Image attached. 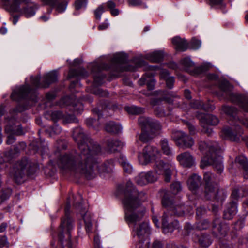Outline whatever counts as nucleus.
I'll return each mask as SVG.
<instances>
[{
  "label": "nucleus",
  "instance_id": "1",
  "mask_svg": "<svg viewBox=\"0 0 248 248\" xmlns=\"http://www.w3.org/2000/svg\"><path fill=\"white\" fill-rule=\"evenodd\" d=\"M72 136L80 152L73 151L60 155L57 161L59 168L76 176L84 177L88 180L95 178L97 174L96 156L101 152L100 145L80 127L74 129Z\"/></svg>",
  "mask_w": 248,
  "mask_h": 248
},
{
  "label": "nucleus",
  "instance_id": "2",
  "mask_svg": "<svg viewBox=\"0 0 248 248\" xmlns=\"http://www.w3.org/2000/svg\"><path fill=\"white\" fill-rule=\"evenodd\" d=\"M124 197L122 200V204L124 212V219L127 224L135 225L142 219L145 209L141 205V201L145 193L139 192L133 183L127 182L124 192ZM134 228H135L134 227ZM136 235L139 238H142L145 235L149 233L150 229L146 222H142L136 228H134Z\"/></svg>",
  "mask_w": 248,
  "mask_h": 248
},
{
  "label": "nucleus",
  "instance_id": "3",
  "mask_svg": "<svg viewBox=\"0 0 248 248\" xmlns=\"http://www.w3.org/2000/svg\"><path fill=\"white\" fill-rule=\"evenodd\" d=\"M127 60L126 55L123 53H118L114 55L111 60V65L105 63H98L94 62L90 65L91 71L93 75V85L99 86L103 83V80L106 78V74L103 73V70H111L118 72L123 71L120 64H124ZM135 65H128L124 68L125 71H134L137 68L146 65V62L139 59L134 60Z\"/></svg>",
  "mask_w": 248,
  "mask_h": 248
},
{
  "label": "nucleus",
  "instance_id": "4",
  "mask_svg": "<svg viewBox=\"0 0 248 248\" xmlns=\"http://www.w3.org/2000/svg\"><path fill=\"white\" fill-rule=\"evenodd\" d=\"M70 204L67 202L64 208L65 216L62 218L58 238L62 248H73L71 231L73 229V220L70 215Z\"/></svg>",
  "mask_w": 248,
  "mask_h": 248
},
{
  "label": "nucleus",
  "instance_id": "5",
  "mask_svg": "<svg viewBox=\"0 0 248 248\" xmlns=\"http://www.w3.org/2000/svg\"><path fill=\"white\" fill-rule=\"evenodd\" d=\"M138 124L141 130V133L140 134L139 139L143 143L150 141L157 135L156 132L159 131L162 128L158 121L149 117H140Z\"/></svg>",
  "mask_w": 248,
  "mask_h": 248
},
{
  "label": "nucleus",
  "instance_id": "6",
  "mask_svg": "<svg viewBox=\"0 0 248 248\" xmlns=\"http://www.w3.org/2000/svg\"><path fill=\"white\" fill-rule=\"evenodd\" d=\"M218 87L222 92L221 95L226 100L238 105L244 111L248 112V97L234 93L232 92L233 87L226 80H222L218 82Z\"/></svg>",
  "mask_w": 248,
  "mask_h": 248
},
{
  "label": "nucleus",
  "instance_id": "7",
  "mask_svg": "<svg viewBox=\"0 0 248 248\" xmlns=\"http://www.w3.org/2000/svg\"><path fill=\"white\" fill-rule=\"evenodd\" d=\"M33 172L31 163L26 158H23L15 163L12 170L14 179L18 184L23 182L27 175L31 174Z\"/></svg>",
  "mask_w": 248,
  "mask_h": 248
},
{
  "label": "nucleus",
  "instance_id": "8",
  "mask_svg": "<svg viewBox=\"0 0 248 248\" xmlns=\"http://www.w3.org/2000/svg\"><path fill=\"white\" fill-rule=\"evenodd\" d=\"M11 98L12 100L19 101L21 99L30 100L33 102L37 101V93L32 89L30 85L27 84L16 89L12 93Z\"/></svg>",
  "mask_w": 248,
  "mask_h": 248
},
{
  "label": "nucleus",
  "instance_id": "9",
  "mask_svg": "<svg viewBox=\"0 0 248 248\" xmlns=\"http://www.w3.org/2000/svg\"><path fill=\"white\" fill-rule=\"evenodd\" d=\"M171 137L176 145L183 149H190L195 143L193 138L182 131H173Z\"/></svg>",
  "mask_w": 248,
  "mask_h": 248
},
{
  "label": "nucleus",
  "instance_id": "10",
  "mask_svg": "<svg viewBox=\"0 0 248 248\" xmlns=\"http://www.w3.org/2000/svg\"><path fill=\"white\" fill-rule=\"evenodd\" d=\"M159 68V66L157 65L146 66L145 70L147 72L139 80L138 84L139 85L142 86L146 84L149 90H153L155 84V81L153 77L155 75V72L158 70Z\"/></svg>",
  "mask_w": 248,
  "mask_h": 248
},
{
  "label": "nucleus",
  "instance_id": "11",
  "mask_svg": "<svg viewBox=\"0 0 248 248\" xmlns=\"http://www.w3.org/2000/svg\"><path fill=\"white\" fill-rule=\"evenodd\" d=\"M218 153H213L211 155L208 154L206 158L202 160L201 167L204 168L208 165H213L217 173L221 174L223 170V166L221 162V157L218 155Z\"/></svg>",
  "mask_w": 248,
  "mask_h": 248
},
{
  "label": "nucleus",
  "instance_id": "12",
  "mask_svg": "<svg viewBox=\"0 0 248 248\" xmlns=\"http://www.w3.org/2000/svg\"><path fill=\"white\" fill-rule=\"evenodd\" d=\"M160 155V151L156 147L148 145L143 149L142 153L139 155V157L140 159V155H142L143 158L142 164L146 165L152 161L155 160Z\"/></svg>",
  "mask_w": 248,
  "mask_h": 248
},
{
  "label": "nucleus",
  "instance_id": "13",
  "mask_svg": "<svg viewBox=\"0 0 248 248\" xmlns=\"http://www.w3.org/2000/svg\"><path fill=\"white\" fill-rule=\"evenodd\" d=\"M199 150L205 153V155L203 158H206L209 154L211 155L213 153H217L219 151V148L217 143L213 141L205 142L200 141L198 143Z\"/></svg>",
  "mask_w": 248,
  "mask_h": 248
},
{
  "label": "nucleus",
  "instance_id": "14",
  "mask_svg": "<svg viewBox=\"0 0 248 248\" xmlns=\"http://www.w3.org/2000/svg\"><path fill=\"white\" fill-rule=\"evenodd\" d=\"M171 217L168 215V213H164L162 217V228L164 233L172 232L174 230L179 229V222L175 220L169 223Z\"/></svg>",
  "mask_w": 248,
  "mask_h": 248
},
{
  "label": "nucleus",
  "instance_id": "15",
  "mask_svg": "<svg viewBox=\"0 0 248 248\" xmlns=\"http://www.w3.org/2000/svg\"><path fill=\"white\" fill-rule=\"evenodd\" d=\"M213 232L217 236L220 235L221 237L225 236L229 230L227 224L222 221L219 218H215L212 222Z\"/></svg>",
  "mask_w": 248,
  "mask_h": 248
},
{
  "label": "nucleus",
  "instance_id": "16",
  "mask_svg": "<svg viewBox=\"0 0 248 248\" xmlns=\"http://www.w3.org/2000/svg\"><path fill=\"white\" fill-rule=\"evenodd\" d=\"M191 207H186L183 203L174 204L172 207H170L169 209H167L164 213H168V216L171 217L172 215L176 216H182L184 215L185 212L190 213L192 210Z\"/></svg>",
  "mask_w": 248,
  "mask_h": 248
},
{
  "label": "nucleus",
  "instance_id": "17",
  "mask_svg": "<svg viewBox=\"0 0 248 248\" xmlns=\"http://www.w3.org/2000/svg\"><path fill=\"white\" fill-rule=\"evenodd\" d=\"M177 160L184 167L190 168L195 164V159L188 151L181 153L177 156Z\"/></svg>",
  "mask_w": 248,
  "mask_h": 248
},
{
  "label": "nucleus",
  "instance_id": "18",
  "mask_svg": "<svg viewBox=\"0 0 248 248\" xmlns=\"http://www.w3.org/2000/svg\"><path fill=\"white\" fill-rule=\"evenodd\" d=\"M196 117L202 124L216 125L219 122L216 116L209 114L197 112Z\"/></svg>",
  "mask_w": 248,
  "mask_h": 248
},
{
  "label": "nucleus",
  "instance_id": "19",
  "mask_svg": "<svg viewBox=\"0 0 248 248\" xmlns=\"http://www.w3.org/2000/svg\"><path fill=\"white\" fill-rule=\"evenodd\" d=\"M74 205L79 209L81 215L85 223V230L87 233L91 232L92 223L91 215L87 212L85 208L80 209V203H74Z\"/></svg>",
  "mask_w": 248,
  "mask_h": 248
},
{
  "label": "nucleus",
  "instance_id": "20",
  "mask_svg": "<svg viewBox=\"0 0 248 248\" xmlns=\"http://www.w3.org/2000/svg\"><path fill=\"white\" fill-rule=\"evenodd\" d=\"M153 94L155 95L161 96V98L169 104H172L174 98L179 97V96L175 93L167 90L155 91Z\"/></svg>",
  "mask_w": 248,
  "mask_h": 248
},
{
  "label": "nucleus",
  "instance_id": "21",
  "mask_svg": "<svg viewBox=\"0 0 248 248\" xmlns=\"http://www.w3.org/2000/svg\"><path fill=\"white\" fill-rule=\"evenodd\" d=\"M105 108H103L102 107V108L100 109L97 107L93 108L92 109V112L93 113L97 114L98 117V119H99L102 115L103 110H105ZM85 123L88 127H92L94 129L97 128L100 125L98 120H96L91 118L87 119L85 121Z\"/></svg>",
  "mask_w": 248,
  "mask_h": 248
},
{
  "label": "nucleus",
  "instance_id": "22",
  "mask_svg": "<svg viewBox=\"0 0 248 248\" xmlns=\"http://www.w3.org/2000/svg\"><path fill=\"white\" fill-rule=\"evenodd\" d=\"M237 213V204L234 201L230 202L223 213V218L226 220L232 219Z\"/></svg>",
  "mask_w": 248,
  "mask_h": 248
},
{
  "label": "nucleus",
  "instance_id": "23",
  "mask_svg": "<svg viewBox=\"0 0 248 248\" xmlns=\"http://www.w3.org/2000/svg\"><path fill=\"white\" fill-rule=\"evenodd\" d=\"M58 80V74L56 71H52L47 73L43 77L42 88H47L49 86Z\"/></svg>",
  "mask_w": 248,
  "mask_h": 248
},
{
  "label": "nucleus",
  "instance_id": "24",
  "mask_svg": "<svg viewBox=\"0 0 248 248\" xmlns=\"http://www.w3.org/2000/svg\"><path fill=\"white\" fill-rule=\"evenodd\" d=\"M202 179L197 174H193L187 180V183L188 188L191 191H195L201 186Z\"/></svg>",
  "mask_w": 248,
  "mask_h": 248
},
{
  "label": "nucleus",
  "instance_id": "25",
  "mask_svg": "<svg viewBox=\"0 0 248 248\" xmlns=\"http://www.w3.org/2000/svg\"><path fill=\"white\" fill-rule=\"evenodd\" d=\"M172 43L175 46L176 49L181 51H185L188 48V43L186 40L179 37H175L172 39Z\"/></svg>",
  "mask_w": 248,
  "mask_h": 248
},
{
  "label": "nucleus",
  "instance_id": "26",
  "mask_svg": "<svg viewBox=\"0 0 248 248\" xmlns=\"http://www.w3.org/2000/svg\"><path fill=\"white\" fill-rule=\"evenodd\" d=\"M124 146V144L118 140H108L107 141V149L110 153H114Z\"/></svg>",
  "mask_w": 248,
  "mask_h": 248
},
{
  "label": "nucleus",
  "instance_id": "27",
  "mask_svg": "<svg viewBox=\"0 0 248 248\" xmlns=\"http://www.w3.org/2000/svg\"><path fill=\"white\" fill-rule=\"evenodd\" d=\"M217 189V185H204L203 198L206 200L211 201Z\"/></svg>",
  "mask_w": 248,
  "mask_h": 248
},
{
  "label": "nucleus",
  "instance_id": "28",
  "mask_svg": "<svg viewBox=\"0 0 248 248\" xmlns=\"http://www.w3.org/2000/svg\"><path fill=\"white\" fill-rule=\"evenodd\" d=\"M222 133L225 139L233 141H238L240 140L238 134L232 128L226 127L224 128L222 130Z\"/></svg>",
  "mask_w": 248,
  "mask_h": 248
},
{
  "label": "nucleus",
  "instance_id": "29",
  "mask_svg": "<svg viewBox=\"0 0 248 248\" xmlns=\"http://www.w3.org/2000/svg\"><path fill=\"white\" fill-rule=\"evenodd\" d=\"M235 162L243 169L244 178L248 179V162L247 158L244 156H237L235 158Z\"/></svg>",
  "mask_w": 248,
  "mask_h": 248
},
{
  "label": "nucleus",
  "instance_id": "30",
  "mask_svg": "<svg viewBox=\"0 0 248 248\" xmlns=\"http://www.w3.org/2000/svg\"><path fill=\"white\" fill-rule=\"evenodd\" d=\"M190 106L191 108L196 109L202 108L206 111H212L215 108L212 105H204L203 103L200 100H194L190 102Z\"/></svg>",
  "mask_w": 248,
  "mask_h": 248
},
{
  "label": "nucleus",
  "instance_id": "31",
  "mask_svg": "<svg viewBox=\"0 0 248 248\" xmlns=\"http://www.w3.org/2000/svg\"><path fill=\"white\" fill-rule=\"evenodd\" d=\"M88 76V73L83 68H78L77 69H70L69 71L68 78H69L82 77H85Z\"/></svg>",
  "mask_w": 248,
  "mask_h": 248
},
{
  "label": "nucleus",
  "instance_id": "32",
  "mask_svg": "<svg viewBox=\"0 0 248 248\" xmlns=\"http://www.w3.org/2000/svg\"><path fill=\"white\" fill-rule=\"evenodd\" d=\"M203 180L204 185H217L218 181L217 175L211 172H207L204 174Z\"/></svg>",
  "mask_w": 248,
  "mask_h": 248
},
{
  "label": "nucleus",
  "instance_id": "33",
  "mask_svg": "<svg viewBox=\"0 0 248 248\" xmlns=\"http://www.w3.org/2000/svg\"><path fill=\"white\" fill-rule=\"evenodd\" d=\"M63 115L62 112L59 110L47 111L45 113V118L52 120L54 123H56L60 119H62Z\"/></svg>",
  "mask_w": 248,
  "mask_h": 248
},
{
  "label": "nucleus",
  "instance_id": "34",
  "mask_svg": "<svg viewBox=\"0 0 248 248\" xmlns=\"http://www.w3.org/2000/svg\"><path fill=\"white\" fill-rule=\"evenodd\" d=\"M105 130L111 134H118L121 132L122 127L120 125L114 122H109L106 124Z\"/></svg>",
  "mask_w": 248,
  "mask_h": 248
},
{
  "label": "nucleus",
  "instance_id": "35",
  "mask_svg": "<svg viewBox=\"0 0 248 248\" xmlns=\"http://www.w3.org/2000/svg\"><path fill=\"white\" fill-rule=\"evenodd\" d=\"M174 196L170 195V192H166L162 197L161 202L163 206L169 209L174 205Z\"/></svg>",
  "mask_w": 248,
  "mask_h": 248
},
{
  "label": "nucleus",
  "instance_id": "36",
  "mask_svg": "<svg viewBox=\"0 0 248 248\" xmlns=\"http://www.w3.org/2000/svg\"><path fill=\"white\" fill-rule=\"evenodd\" d=\"M227 196V192L222 188H218L216 191L214 198L211 201L222 203Z\"/></svg>",
  "mask_w": 248,
  "mask_h": 248
},
{
  "label": "nucleus",
  "instance_id": "37",
  "mask_svg": "<svg viewBox=\"0 0 248 248\" xmlns=\"http://www.w3.org/2000/svg\"><path fill=\"white\" fill-rule=\"evenodd\" d=\"M210 67L211 66L208 63L204 64L198 67H195L194 66L190 74L194 76H198L207 71Z\"/></svg>",
  "mask_w": 248,
  "mask_h": 248
},
{
  "label": "nucleus",
  "instance_id": "38",
  "mask_svg": "<svg viewBox=\"0 0 248 248\" xmlns=\"http://www.w3.org/2000/svg\"><path fill=\"white\" fill-rule=\"evenodd\" d=\"M160 145L164 154L167 156L172 155V149L169 145L168 139L166 138L162 139L160 141Z\"/></svg>",
  "mask_w": 248,
  "mask_h": 248
},
{
  "label": "nucleus",
  "instance_id": "39",
  "mask_svg": "<svg viewBox=\"0 0 248 248\" xmlns=\"http://www.w3.org/2000/svg\"><path fill=\"white\" fill-rule=\"evenodd\" d=\"M147 59L152 62L158 63L161 62L164 57L163 52L157 51L149 54L147 56Z\"/></svg>",
  "mask_w": 248,
  "mask_h": 248
},
{
  "label": "nucleus",
  "instance_id": "40",
  "mask_svg": "<svg viewBox=\"0 0 248 248\" xmlns=\"http://www.w3.org/2000/svg\"><path fill=\"white\" fill-rule=\"evenodd\" d=\"M68 2L65 0H55L54 5H50L52 8H54L58 13L64 12L67 7Z\"/></svg>",
  "mask_w": 248,
  "mask_h": 248
},
{
  "label": "nucleus",
  "instance_id": "41",
  "mask_svg": "<svg viewBox=\"0 0 248 248\" xmlns=\"http://www.w3.org/2000/svg\"><path fill=\"white\" fill-rule=\"evenodd\" d=\"M114 165V160L109 159L104 162L100 166V169L102 172L110 173L112 171Z\"/></svg>",
  "mask_w": 248,
  "mask_h": 248
},
{
  "label": "nucleus",
  "instance_id": "42",
  "mask_svg": "<svg viewBox=\"0 0 248 248\" xmlns=\"http://www.w3.org/2000/svg\"><path fill=\"white\" fill-rule=\"evenodd\" d=\"M119 161L123 168L124 172L131 174L133 170V168L130 163L127 162L126 159L123 156H120Z\"/></svg>",
  "mask_w": 248,
  "mask_h": 248
},
{
  "label": "nucleus",
  "instance_id": "43",
  "mask_svg": "<svg viewBox=\"0 0 248 248\" xmlns=\"http://www.w3.org/2000/svg\"><path fill=\"white\" fill-rule=\"evenodd\" d=\"M180 63L185 70L190 74L194 66V62L189 58H185L181 60Z\"/></svg>",
  "mask_w": 248,
  "mask_h": 248
},
{
  "label": "nucleus",
  "instance_id": "44",
  "mask_svg": "<svg viewBox=\"0 0 248 248\" xmlns=\"http://www.w3.org/2000/svg\"><path fill=\"white\" fill-rule=\"evenodd\" d=\"M222 110L227 115L234 119L236 118L238 109L232 106H223L222 107Z\"/></svg>",
  "mask_w": 248,
  "mask_h": 248
},
{
  "label": "nucleus",
  "instance_id": "45",
  "mask_svg": "<svg viewBox=\"0 0 248 248\" xmlns=\"http://www.w3.org/2000/svg\"><path fill=\"white\" fill-rule=\"evenodd\" d=\"M170 168V164L168 163L164 162L162 160L155 161V169L157 173H160L162 171L164 172L165 170Z\"/></svg>",
  "mask_w": 248,
  "mask_h": 248
},
{
  "label": "nucleus",
  "instance_id": "46",
  "mask_svg": "<svg viewBox=\"0 0 248 248\" xmlns=\"http://www.w3.org/2000/svg\"><path fill=\"white\" fill-rule=\"evenodd\" d=\"M0 2L3 4L5 9L10 13L18 12L17 8H15L14 0L10 3V0H0Z\"/></svg>",
  "mask_w": 248,
  "mask_h": 248
},
{
  "label": "nucleus",
  "instance_id": "47",
  "mask_svg": "<svg viewBox=\"0 0 248 248\" xmlns=\"http://www.w3.org/2000/svg\"><path fill=\"white\" fill-rule=\"evenodd\" d=\"M73 98L69 96H65L62 97L57 103V104L61 108H63L67 106L72 105L74 104Z\"/></svg>",
  "mask_w": 248,
  "mask_h": 248
},
{
  "label": "nucleus",
  "instance_id": "48",
  "mask_svg": "<svg viewBox=\"0 0 248 248\" xmlns=\"http://www.w3.org/2000/svg\"><path fill=\"white\" fill-rule=\"evenodd\" d=\"M37 9V5L34 4L32 6H28L25 7L23 10V13L26 17H29L35 14V10Z\"/></svg>",
  "mask_w": 248,
  "mask_h": 248
},
{
  "label": "nucleus",
  "instance_id": "49",
  "mask_svg": "<svg viewBox=\"0 0 248 248\" xmlns=\"http://www.w3.org/2000/svg\"><path fill=\"white\" fill-rule=\"evenodd\" d=\"M162 77L165 79L166 86L169 89H172L174 83V78L173 77H169L167 71L162 72Z\"/></svg>",
  "mask_w": 248,
  "mask_h": 248
},
{
  "label": "nucleus",
  "instance_id": "50",
  "mask_svg": "<svg viewBox=\"0 0 248 248\" xmlns=\"http://www.w3.org/2000/svg\"><path fill=\"white\" fill-rule=\"evenodd\" d=\"M198 242L199 244L202 247H208L211 243L209 236L205 234L199 236Z\"/></svg>",
  "mask_w": 248,
  "mask_h": 248
},
{
  "label": "nucleus",
  "instance_id": "51",
  "mask_svg": "<svg viewBox=\"0 0 248 248\" xmlns=\"http://www.w3.org/2000/svg\"><path fill=\"white\" fill-rule=\"evenodd\" d=\"M125 110L131 114L138 115L143 112L144 109L136 106L125 107Z\"/></svg>",
  "mask_w": 248,
  "mask_h": 248
},
{
  "label": "nucleus",
  "instance_id": "52",
  "mask_svg": "<svg viewBox=\"0 0 248 248\" xmlns=\"http://www.w3.org/2000/svg\"><path fill=\"white\" fill-rule=\"evenodd\" d=\"M78 119L73 114H67L63 115L62 123L64 124L71 123H78Z\"/></svg>",
  "mask_w": 248,
  "mask_h": 248
},
{
  "label": "nucleus",
  "instance_id": "53",
  "mask_svg": "<svg viewBox=\"0 0 248 248\" xmlns=\"http://www.w3.org/2000/svg\"><path fill=\"white\" fill-rule=\"evenodd\" d=\"M12 150H9L5 152L3 154H0V164H2L4 162L9 161L12 158L14 157V155Z\"/></svg>",
  "mask_w": 248,
  "mask_h": 248
},
{
  "label": "nucleus",
  "instance_id": "54",
  "mask_svg": "<svg viewBox=\"0 0 248 248\" xmlns=\"http://www.w3.org/2000/svg\"><path fill=\"white\" fill-rule=\"evenodd\" d=\"M210 223L207 219H204L196 223L195 228L199 230H206L210 226Z\"/></svg>",
  "mask_w": 248,
  "mask_h": 248
},
{
  "label": "nucleus",
  "instance_id": "55",
  "mask_svg": "<svg viewBox=\"0 0 248 248\" xmlns=\"http://www.w3.org/2000/svg\"><path fill=\"white\" fill-rule=\"evenodd\" d=\"M135 181L138 185L140 186L145 185L148 184L145 172H141L136 177Z\"/></svg>",
  "mask_w": 248,
  "mask_h": 248
},
{
  "label": "nucleus",
  "instance_id": "56",
  "mask_svg": "<svg viewBox=\"0 0 248 248\" xmlns=\"http://www.w3.org/2000/svg\"><path fill=\"white\" fill-rule=\"evenodd\" d=\"M40 76H37L36 77L31 76L30 77L31 84L36 88L42 87V82H40Z\"/></svg>",
  "mask_w": 248,
  "mask_h": 248
},
{
  "label": "nucleus",
  "instance_id": "57",
  "mask_svg": "<svg viewBox=\"0 0 248 248\" xmlns=\"http://www.w3.org/2000/svg\"><path fill=\"white\" fill-rule=\"evenodd\" d=\"M171 192L173 195L178 194L182 190L181 184L179 182L173 183L170 186Z\"/></svg>",
  "mask_w": 248,
  "mask_h": 248
},
{
  "label": "nucleus",
  "instance_id": "58",
  "mask_svg": "<svg viewBox=\"0 0 248 248\" xmlns=\"http://www.w3.org/2000/svg\"><path fill=\"white\" fill-rule=\"evenodd\" d=\"M50 135H58L61 133L62 128L58 124L55 123L53 126L50 127L49 129Z\"/></svg>",
  "mask_w": 248,
  "mask_h": 248
},
{
  "label": "nucleus",
  "instance_id": "59",
  "mask_svg": "<svg viewBox=\"0 0 248 248\" xmlns=\"http://www.w3.org/2000/svg\"><path fill=\"white\" fill-rule=\"evenodd\" d=\"M201 41L195 38H192L190 42L188 47L190 49H197L201 46Z\"/></svg>",
  "mask_w": 248,
  "mask_h": 248
},
{
  "label": "nucleus",
  "instance_id": "60",
  "mask_svg": "<svg viewBox=\"0 0 248 248\" xmlns=\"http://www.w3.org/2000/svg\"><path fill=\"white\" fill-rule=\"evenodd\" d=\"M240 197V195L239 194V189L237 188H235L232 190L230 199L231 202L234 201L237 204V201Z\"/></svg>",
  "mask_w": 248,
  "mask_h": 248
},
{
  "label": "nucleus",
  "instance_id": "61",
  "mask_svg": "<svg viewBox=\"0 0 248 248\" xmlns=\"http://www.w3.org/2000/svg\"><path fill=\"white\" fill-rule=\"evenodd\" d=\"M146 177L147 178V183H153L157 180V176L155 173L149 171L145 173Z\"/></svg>",
  "mask_w": 248,
  "mask_h": 248
},
{
  "label": "nucleus",
  "instance_id": "62",
  "mask_svg": "<svg viewBox=\"0 0 248 248\" xmlns=\"http://www.w3.org/2000/svg\"><path fill=\"white\" fill-rule=\"evenodd\" d=\"M86 3L87 0H76L74 4L76 10H78L85 7Z\"/></svg>",
  "mask_w": 248,
  "mask_h": 248
},
{
  "label": "nucleus",
  "instance_id": "63",
  "mask_svg": "<svg viewBox=\"0 0 248 248\" xmlns=\"http://www.w3.org/2000/svg\"><path fill=\"white\" fill-rule=\"evenodd\" d=\"M186 125L188 129L189 136H194L197 133V131L195 127L190 123L186 122Z\"/></svg>",
  "mask_w": 248,
  "mask_h": 248
},
{
  "label": "nucleus",
  "instance_id": "64",
  "mask_svg": "<svg viewBox=\"0 0 248 248\" xmlns=\"http://www.w3.org/2000/svg\"><path fill=\"white\" fill-rule=\"evenodd\" d=\"M155 114L158 117H164L168 115L169 113H166L164 110L161 107H156L155 109Z\"/></svg>",
  "mask_w": 248,
  "mask_h": 248
}]
</instances>
